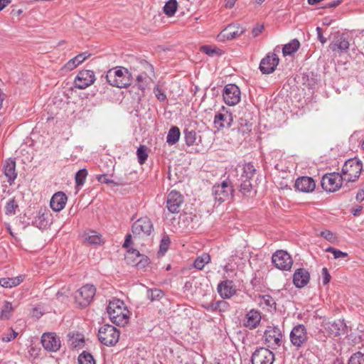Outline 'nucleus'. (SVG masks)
<instances>
[{"label": "nucleus", "mask_w": 364, "mask_h": 364, "mask_svg": "<svg viewBox=\"0 0 364 364\" xmlns=\"http://www.w3.org/2000/svg\"><path fill=\"white\" fill-rule=\"evenodd\" d=\"M265 341L268 347L279 346L282 343V333L277 326L269 327L264 332Z\"/></svg>", "instance_id": "21"}, {"label": "nucleus", "mask_w": 364, "mask_h": 364, "mask_svg": "<svg viewBox=\"0 0 364 364\" xmlns=\"http://www.w3.org/2000/svg\"><path fill=\"white\" fill-rule=\"evenodd\" d=\"M79 364H95L93 356L87 351H83L78 356Z\"/></svg>", "instance_id": "41"}, {"label": "nucleus", "mask_w": 364, "mask_h": 364, "mask_svg": "<svg viewBox=\"0 0 364 364\" xmlns=\"http://www.w3.org/2000/svg\"><path fill=\"white\" fill-rule=\"evenodd\" d=\"M322 326L325 331L330 337H336L346 331L347 328L346 324L343 321H330L328 319H323Z\"/></svg>", "instance_id": "13"}, {"label": "nucleus", "mask_w": 364, "mask_h": 364, "mask_svg": "<svg viewBox=\"0 0 364 364\" xmlns=\"http://www.w3.org/2000/svg\"><path fill=\"white\" fill-rule=\"evenodd\" d=\"M170 243L169 237L167 235L164 236L161 240L159 252L164 255L168 250Z\"/></svg>", "instance_id": "50"}, {"label": "nucleus", "mask_w": 364, "mask_h": 364, "mask_svg": "<svg viewBox=\"0 0 364 364\" xmlns=\"http://www.w3.org/2000/svg\"><path fill=\"white\" fill-rule=\"evenodd\" d=\"M97 179L99 182H100L102 183H106V184L114 183V181L112 180L109 179L107 174L98 175L97 176ZM114 184H116V183H114Z\"/></svg>", "instance_id": "58"}, {"label": "nucleus", "mask_w": 364, "mask_h": 364, "mask_svg": "<svg viewBox=\"0 0 364 364\" xmlns=\"http://www.w3.org/2000/svg\"><path fill=\"white\" fill-rule=\"evenodd\" d=\"M184 139L187 146L197 144V141L200 136H198L197 132L193 129H185L183 130Z\"/></svg>", "instance_id": "34"}, {"label": "nucleus", "mask_w": 364, "mask_h": 364, "mask_svg": "<svg viewBox=\"0 0 364 364\" xmlns=\"http://www.w3.org/2000/svg\"><path fill=\"white\" fill-rule=\"evenodd\" d=\"M129 255L135 257L134 260L133 261V265L136 266L137 269H141L146 267L149 263V259L148 257L141 255L139 252L136 250H133L132 252H129Z\"/></svg>", "instance_id": "29"}, {"label": "nucleus", "mask_w": 364, "mask_h": 364, "mask_svg": "<svg viewBox=\"0 0 364 364\" xmlns=\"http://www.w3.org/2000/svg\"><path fill=\"white\" fill-rule=\"evenodd\" d=\"M264 29L263 25H257L252 28V33L253 37H257L259 34H260Z\"/></svg>", "instance_id": "59"}, {"label": "nucleus", "mask_w": 364, "mask_h": 364, "mask_svg": "<svg viewBox=\"0 0 364 364\" xmlns=\"http://www.w3.org/2000/svg\"><path fill=\"white\" fill-rule=\"evenodd\" d=\"M263 302L269 307H276V302L274 299L269 295H264L262 296Z\"/></svg>", "instance_id": "57"}, {"label": "nucleus", "mask_w": 364, "mask_h": 364, "mask_svg": "<svg viewBox=\"0 0 364 364\" xmlns=\"http://www.w3.org/2000/svg\"><path fill=\"white\" fill-rule=\"evenodd\" d=\"M18 205L16 203L14 198L10 199L5 206V213L6 215H14L16 213V209L18 208Z\"/></svg>", "instance_id": "44"}, {"label": "nucleus", "mask_w": 364, "mask_h": 364, "mask_svg": "<svg viewBox=\"0 0 364 364\" xmlns=\"http://www.w3.org/2000/svg\"><path fill=\"white\" fill-rule=\"evenodd\" d=\"M363 170V163L357 158L350 159L343 164L341 174L346 182L344 187L348 183L356 181Z\"/></svg>", "instance_id": "4"}, {"label": "nucleus", "mask_w": 364, "mask_h": 364, "mask_svg": "<svg viewBox=\"0 0 364 364\" xmlns=\"http://www.w3.org/2000/svg\"><path fill=\"white\" fill-rule=\"evenodd\" d=\"M90 54H87L86 53H80L73 58L70 59L65 65V68L68 70H73L80 63L84 62L88 57Z\"/></svg>", "instance_id": "32"}, {"label": "nucleus", "mask_w": 364, "mask_h": 364, "mask_svg": "<svg viewBox=\"0 0 364 364\" xmlns=\"http://www.w3.org/2000/svg\"><path fill=\"white\" fill-rule=\"evenodd\" d=\"M107 311L112 322L117 326H124L128 323V310L124 306V302L119 299L110 301Z\"/></svg>", "instance_id": "2"}, {"label": "nucleus", "mask_w": 364, "mask_h": 364, "mask_svg": "<svg viewBox=\"0 0 364 364\" xmlns=\"http://www.w3.org/2000/svg\"><path fill=\"white\" fill-rule=\"evenodd\" d=\"M355 198L358 202H362L364 200V188L357 193Z\"/></svg>", "instance_id": "61"}, {"label": "nucleus", "mask_w": 364, "mask_h": 364, "mask_svg": "<svg viewBox=\"0 0 364 364\" xmlns=\"http://www.w3.org/2000/svg\"><path fill=\"white\" fill-rule=\"evenodd\" d=\"M348 364H364V354L360 352L354 353L350 358Z\"/></svg>", "instance_id": "46"}, {"label": "nucleus", "mask_w": 364, "mask_h": 364, "mask_svg": "<svg viewBox=\"0 0 364 364\" xmlns=\"http://www.w3.org/2000/svg\"><path fill=\"white\" fill-rule=\"evenodd\" d=\"M289 338L294 347L299 348L304 346L309 339L306 328L303 324L296 325L290 332Z\"/></svg>", "instance_id": "7"}, {"label": "nucleus", "mask_w": 364, "mask_h": 364, "mask_svg": "<svg viewBox=\"0 0 364 364\" xmlns=\"http://www.w3.org/2000/svg\"><path fill=\"white\" fill-rule=\"evenodd\" d=\"M294 188L302 193L313 192L316 188V183L311 177H299L294 183Z\"/></svg>", "instance_id": "24"}, {"label": "nucleus", "mask_w": 364, "mask_h": 364, "mask_svg": "<svg viewBox=\"0 0 364 364\" xmlns=\"http://www.w3.org/2000/svg\"><path fill=\"white\" fill-rule=\"evenodd\" d=\"M154 93L156 97L160 102H164L166 100V95L164 91L160 88L158 85L154 88Z\"/></svg>", "instance_id": "52"}, {"label": "nucleus", "mask_w": 364, "mask_h": 364, "mask_svg": "<svg viewBox=\"0 0 364 364\" xmlns=\"http://www.w3.org/2000/svg\"><path fill=\"white\" fill-rule=\"evenodd\" d=\"M132 230L136 235H140L141 233L150 235L154 230L153 223L148 217L140 218L134 223Z\"/></svg>", "instance_id": "17"}, {"label": "nucleus", "mask_w": 364, "mask_h": 364, "mask_svg": "<svg viewBox=\"0 0 364 364\" xmlns=\"http://www.w3.org/2000/svg\"><path fill=\"white\" fill-rule=\"evenodd\" d=\"M232 26H228L218 36V39L222 41H224L225 40H231L235 38L236 36H240L242 33V31H240V33H239L237 30L232 31Z\"/></svg>", "instance_id": "33"}, {"label": "nucleus", "mask_w": 364, "mask_h": 364, "mask_svg": "<svg viewBox=\"0 0 364 364\" xmlns=\"http://www.w3.org/2000/svg\"><path fill=\"white\" fill-rule=\"evenodd\" d=\"M261 318L260 311L252 309L245 314L242 320V323L244 327L253 330L259 325Z\"/></svg>", "instance_id": "19"}, {"label": "nucleus", "mask_w": 364, "mask_h": 364, "mask_svg": "<svg viewBox=\"0 0 364 364\" xmlns=\"http://www.w3.org/2000/svg\"><path fill=\"white\" fill-rule=\"evenodd\" d=\"M177 8H178V3H177V1L176 0H168L167 2H166L164 8H163V11H164V13L167 16H173L176 11H177Z\"/></svg>", "instance_id": "37"}, {"label": "nucleus", "mask_w": 364, "mask_h": 364, "mask_svg": "<svg viewBox=\"0 0 364 364\" xmlns=\"http://www.w3.org/2000/svg\"><path fill=\"white\" fill-rule=\"evenodd\" d=\"M350 43L344 34L337 32L334 35L333 41L330 43L329 48L333 52H337L339 54L347 52Z\"/></svg>", "instance_id": "20"}, {"label": "nucleus", "mask_w": 364, "mask_h": 364, "mask_svg": "<svg viewBox=\"0 0 364 364\" xmlns=\"http://www.w3.org/2000/svg\"><path fill=\"white\" fill-rule=\"evenodd\" d=\"M223 97L226 105L234 106L240 101V90L235 84H228L223 88Z\"/></svg>", "instance_id": "11"}, {"label": "nucleus", "mask_w": 364, "mask_h": 364, "mask_svg": "<svg viewBox=\"0 0 364 364\" xmlns=\"http://www.w3.org/2000/svg\"><path fill=\"white\" fill-rule=\"evenodd\" d=\"M11 3V0H0V11Z\"/></svg>", "instance_id": "63"}, {"label": "nucleus", "mask_w": 364, "mask_h": 364, "mask_svg": "<svg viewBox=\"0 0 364 364\" xmlns=\"http://www.w3.org/2000/svg\"><path fill=\"white\" fill-rule=\"evenodd\" d=\"M234 189L230 182L224 181L220 184L215 185L212 188L215 200L222 203L232 196Z\"/></svg>", "instance_id": "9"}, {"label": "nucleus", "mask_w": 364, "mask_h": 364, "mask_svg": "<svg viewBox=\"0 0 364 364\" xmlns=\"http://www.w3.org/2000/svg\"><path fill=\"white\" fill-rule=\"evenodd\" d=\"M85 240L90 245H100L102 242L101 236L94 231L85 237Z\"/></svg>", "instance_id": "45"}, {"label": "nucleus", "mask_w": 364, "mask_h": 364, "mask_svg": "<svg viewBox=\"0 0 364 364\" xmlns=\"http://www.w3.org/2000/svg\"><path fill=\"white\" fill-rule=\"evenodd\" d=\"M68 200L67 196L62 191H58L52 196L50 206L55 212H59L65 208Z\"/></svg>", "instance_id": "26"}, {"label": "nucleus", "mask_w": 364, "mask_h": 364, "mask_svg": "<svg viewBox=\"0 0 364 364\" xmlns=\"http://www.w3.org/2000/svg\"><path fill=\"white\" fill-rule=\"evenodd\" d=\"M33 225L39 229H45L49 225L48 213L41 209L33 221Z\"/></svg>", "instance_id": "30"}, {"label": "nucleus", "mask_w": 364, "mask_h": 364, "mask_svg": "<svg viewBox=\"0 0 364 364\" xmlns=\"http://www.w3.org/2000/svg\"><path fill=\"white\" fill-rule=\"evenodd\" d=\"M14 309L11 302L5 301L0 313L1 320H9L11 318Z\"/></svg>", "instance_id": "38"}, {"label": "nucleus", "mask_w": 364, "mask_h": 364, "mask_svg": "<svg viewBox=\"0 0 364 364\" xmlns=\"http://www.w3.org/2000/svg\"><path fill=\"white\" fill-rule=\"evenodd\" d=\"M273 264L279 269L287 271L291 268L293 260L290 255L284 250H277L272 257Z\"/></svg>", "instance_id": "10"}, {"label": "nucleus", "mask_w": 364, "mask_h": 364, "mask_svg": "<svg viewBox=\"0 0 364 364\" xmlns=\"http://www.w3.org/2000/svg\"><path fill=\"white\" fill-rule=\"evenodd\" d=\"M87 176V171L85 168L79 170L75 174V183L77 186H80L85 183L86 177Z\"/></svg>", "instance_id": "43"}, {"label": "nucleus", "mask_w": 364, "mask_h": 364, "mask_svg": "<svg viewBox=\"0 0 364 364\" xmlns=\"http://www.w3.org/2000/svg\"><path fill=\"white\" fill-rule=\"evenodd\" d=\"M164 296L163 291L159 289H149L147 290L146 296L151 301H159Z\"/></svg>", "instance_id": "40"}, {"label": "nucleus", "mask_w": 364, "mask_h": 364, "mask_svg": "<svg viewBox=\"0 0 364 364\" xmlns=\"http://www.w3.org/2000/svg\"><path fill=\"white\" fill-rule=\"evenodd\" d=\"M252 130V124L248 122L247 120L240 119V125L238 127V131L242 134L248 133Z\"/></svg>", "instance_id": "47"}, {"label": "nucleus", "mask_w": 364, "mask_h": 364, "mask_svg": "<svg viewBox=\"0 0 364 364\" xmlns=\"http://www.w3.org/2000/svg\"><path fill=\"white\" fill-rule=\"evenodd\" d=\"M322 274V282L323 285H326L331 280V275L326 267H323L321 270Z\"/></svg>", "instance_id": "56"}, {"label": "nucleus", "mask_w": 364, "mask_h": 364, "mask_svg": "<svg viewBox=\"0 0 364 364\" xmlns=\"http://www.w3.org/2000/svg\"><path fill=\"white\" fill-rule=\"evenodd\" d=\"M202 307L207 310L208 311L210 312H218V306H217V301L215 302H205L202 304Z\"/></svg>", "instance_id": "54"}, {"label": "nucleus", "mask_w": 364, "mask_h": 364, "mask_svg": "<svg viewBox=\"0 0 364 364\" xmlns=\"http://www.w3.org/2000/svg\"><path fill=\"white\" fill-rule=\"evenodd\" d=\"M300 47V43L297 39H293L289 43L284 46L282 53L284 56L291 55L296 52Z\"/></svg>", "instance_id": "36"}, {"label": "nucleus", "mask_w": 364, "mask_h": 364, "mask_svg": "<svg viewBox=\"0 0 364 364\" xmlns=\"http://www.w3.org/2000/svg\"><path fill=\"white\" fill-rule=\"evenodd\" d=\"M217 306L218 312L220 313L225 312L228 311L230 308L229 304L224 300L217 301Z\"/></svg>", "instance_id": "55"}, {"label": "nucleus", "mask_w": 364, "mask_h": 364, "mask_svg": "<svg viewBox=\"0 0 364 364\" xmlns=\"http://www.w3.org/2000/svg\"><path fill=\"white\" fill-rule=\"evenodd\" d=\"M4 173L5 176L7 178V181L10 185L16 178L17 173L16 171V161L11 159H9L6 161L4 165Z\"/></svg>", "instance_id": "28"}, {"label": "nucleus", "mask_w": 364, "mask_h": 364, "mask_svg": "<svg viewBox=\"0 0 364 364\" xmlns=\"http://www.w3.org/2000/svg\"><path fill=\"white\" fill-rule=\"evenodd\" d=\"M18 336V333L16 332L12 328L9 329V333L3 335L1 340L4 342L8 343L16 338Z\"/></svg>", "instance_id": "51"}, {"label": "nucleus", "mask_w": 364, "mask_h": 364, "mask_svg": "<svg viewBox=\"0 0 364 364\" xmlns=\"http://www.w3.org/2000/svg\"><path fill=\"white\" fill-rule=\"evenodd\" d=\"M41 341L44 349L49 352H56L61 346L60 339L55 333H44Z\"/></svg>", "instance_id": "16"}, {"label": "nucleus", "mask_w": 364, "mask_h": 364, "mask_svg": "<svg viewBox=\"0 0 364 364\" xmlns=\"http://www.w3.org/2000/svg\"><path fill=\"white\" fill-rule=\"evenodd\" d=\"M256 173V169L252 163L243 165L242 172L235 181V186L239 188L240 192L243 195L250 194L252 188V180Z\"/></svg>", "instance_id": "3"}, {"label": "nucleus", "mask_w": 364, "mask_h": 364, "mask_svg": "<svg viewBox=\"0 0 364 364\" xmlns=\"http://www.w3.org/2000/svg\"><path fill=\"white\" fill-rule=\"evenodd\" d=\"M180 136H181V132H180L179 128L178 127L173 126L171 127V129H169V131L168 132V134L166 136V142L169 145L176 144L178 141V140L180 139Z\"/></svg>", "instance_id": "35"}, {"label": "nucleus", "mask_w": 364, "mask_h": 364, "mask_svg": "<svg viewBox=\"0 0 364 364\" xmlns=\"http://www.w3.org/2000/svg\"><path fill=\"white\" fill-rule=\"evenodd\" d=\"M326 252H331L334 259L345 258L348 257V253L342 252L332 247H328L325 250Z\"/></svg>", "instance_id": "49"}, {"label": "nucleus", "mask_w": 364, "mask_h": 364, "mask_svg": "<svg viewBox=\"0 0 364 364\" xmlns=\"http://www.w3.org/2000/svg\"><path fill=\"white\" fill-rule=\"evenodd\" d=\"M342 2V0H337V1H333V2H331L328 4H326L324 8L327 9V8H335L336 6H338V5L341 4V3Z\"/></svg>", "instance_id": "62"}, {"label": "nucleus", "mask_w": 364, "mask_h": 364, "mask_svg": "<svg viewBox=\"0 0 364 364\" xmlns=\"http://www.w3.org/2000/svg\"><path fill=\"white\" fill-rule=\"evenodd\" d=\"M279 59L274 53H269L259 63V70L262 74L272 73L279 64Z\"/></svg>", "instance_id": "18"}, {"label": "nucleus", "mask_w": 364, "mask_h": 364, "mask_svg": "<svg viewBox=\"0 0 364 364\" xmlns=\"http://www.w3.org/2000/svg\"><path fill=\"white\" fill-rule=\"evenodd\" d=\"M119 331L113 326L105 324L98 331L99 341L107 346H114L119 341Z\"/></svg>", "instance_id": "5"}, {"label": "nucleus", "mask_w": 364, "mask_h": 364, "mask_svg": "<svg viewBox=\"0 0 364 364\" xmlns=\"http://www.w3.org/2000/svg\"><path fill=\"white\" fill-rule=\"evenodd\" d=\"M321 236L325 238L326 240L333 242L336 240V237L333 232L330 230H324L321 232Z\"/></svg>", "instance_id": "53"}, {"label": "nucleus", "mask_w": 364, "mask_h": 364, "mask_svg": "<svg viewBox=\"0 0 364 364\" xmlns=\"http://www.w3.org/2000/svg\"><path fill=\"white\" fill-rule=\"evenodd\" d=\"M274 360V354L266 348H258L251 357L252 364H272Z\"/></svg>", "instance_id": "12"}, {"label": "nucleus", "mask_w": 364, "mask_h": 364, "mask_svg": "<svg viewBox=\"0 0 364 364\" xmlns=\"http://www.w3.org/2000/svg\"><path fill=\"white\" fill-rule=\"evenodd\" d=\"M210 262V256L207 253H203L200 256L196 257L194 261V267L201 270L203 269L205 264H208Z\"/></svg>", "instance_id": "39"}, {"label": "nucleus", "mask_w": 364, "mask_h": 364, "mask_svg": "<svg viewBox=\"0 0 364 364\" xmlns=\"http://www.w3.org/2000/svg\"><path fill=\"white\" fill-rule=\"evenodd\" d=\"M95 80V76L93 71L83 70L80 71L75 77L74 85L76 88L82 90L92 85Z\"/></svg>", "instance_id": "15"}, {"label": "nucleus", "mask_w": 364, "mask_h": 364, "mask_svg": "<svg viewBox=\"0 0 364 364\" xmlns=\"http://www.w3.org/2000/svg\"><path fill=\"white\" fill-rule=\"evenodd\" d=\"M223 110L224 112H218L214 117L215 127L218 130L224 128H229L233 121L232 113L225 110L224 107H223Z\"/></svg>", "instance_id": "23"}, {"label": "nucleus", "mask_w": 364, "mask_h": 364, "mask_svg": "<svg viewBox=\"0 0 364 364\" xmlns=\"http://www.w3.org/2000/svg\"><path fill=\"white\" fill-rule=\"evenodd\" d=\"M343 182L345 181L340 173L332 172L322 177L321 185L326 192H336L341 188Z\"/></svg>", "instance_id": "6"}, {"label": "nucleus", "mask_w": 364, "mask_h": 364, "mask_svg": "<svg viewBox=\"0 0 364 364\" xmlns=\"http://www.w3.org/2000/svg\"><path fill=\"white\" fill-rule=\"evenodd\" d=\"M142 66L148 71L139 74L136 77V82L134 87H137L139 90L144 92L148 85L147 79L150 78L149 75L154 74V67L147 61L144 60L141 63Z\"/></svg>", "instance_id": "22"}, {"label": "nucleus", "mask_w": 364, "mask_h": 364, "mask_svg": "<svg viewBox=\"0 0 364 364\" xmlns=\"http://www.w3.org/2000/svg\"><path fill=\"white\" fill-rule=\"evenodd\" d=\"M136 155L139 163L144 164L148 158L147 147L144 145H141L136 151Z\"/></svg>", "instance_id": "42"}, {"label": "nucleus", "mask_w": 364, "mask_h": 364, "mask_svg": "<svg viewBox=\"0 0 364 364\" xmlns=\"http://www.w3.org/2000/svg\"><path fill=\"white\" fill-rule=\"evenodd\" d=\"M200 50L210 56L218 55L220 53L221 51L219 48L216 47H212L210 46H203L200 48Z\"/></svg>", "instance_id": "48"}, {"label": "nucleus", "mask_w": 364, "mask_h": 364, "mask_svg": "<svg viewBox=\"0 0 364 364\" xmlns=\"http://www.w3.org/2000/svg\"><path fill=\"white\" fill-rule=\"evenodd\" d=\"M183 202V196L179 191L173 190L167 196L166 208L171 213H178Z\"/></svg>", "instance_id": "14"}, {"label": "nucleus", "mask_w": 364, "mask_h": 364, "mask_svg": "<svg viewBox=\"0 0 364 364\" xmlns=\"http://www.w3.org/2000/svg\"><path fill=\"white\" fill-rule=\"evenodd\" d=\"M131 238H132V235L129 234L126 236L124 242L123 244L124 247H128L130 245Z\"/></svg>", "instance_id": "64"}, {"label": "nucleus", "mask_w": 364, "mask_h": 364, "mask_svg": "<svg viewBox=\"0 0 364 364\" xmlns=\"http://www.w3.org/2000/svg\"><path fill=\"white\" fill-rule=\"evenodd\" d=\"M24 275H19L11 278H0V285L4 288H12L20 284L24 280Z\"/></svg>", "instance_id": "31"}, {"label": "nucleus", "mask_w": 364, "mask_h": 364, "mask_svg": "<svg viewBox=\"0 0 364 364\" xmlns=\"http://www.w3.org/2000/svg\"><path fill=\"white\" fill-rule=\"evenodd\" d=\"M310 279L309 272L304 268H299L296 270L293 275L294 284L298 288L306 286Z\"/></svg>", "instance_id": "27"}, {"label": "nucleus", "mask_w": 364, "mask_h": 364, "mask_svg": "<svg viewBox=\"0 0 364 364\" xmlns=\"http://www.w3.org/2000/svg\"><path fill=\"white\" fill-rule=\"evenodd\" d=\"M316 32H317V37H318V41L322 44H324L325 43H326L327 39L323 36L322 29L320 27L316 28Z\"/></svg>", "instance_id": "60"}, {"label": "nucleus", "mask_w": 364, "mask_h": 364, "mask_svg": "<svg viewBox=\"0 0 364 364\" xmlns=\"http://www.w3.org/2000/svg\"><path fill=\"white\" fill-rule=\"evenodd\" d=\"M95 293L96 289L93 285L86 284L76 291L75 298L80 306L85 307L90 304Z\"/></svg>", "instance_id": "8"}, {"label": "nucleus", "mask_w": 364, "mask_h": 364, "mask_svg": "<svg viewBox=\"0 0 364 364\" xmlns=\"http://www.w3.org/2000/svg\"><path fill=\"white\" fill-rule=\"evenodd\" d=\"M106 79L110 85L123 88L131 85L132 76L128 69L119 66L109 70Z\"/></svg>", "instance_id": "1"}, {"label": "nucleus", "mask_w": 364, "mask_h": 364, "mask_svg": "<svg viewBox=\"0 0 364 364\" xmlns=\"http://www.w3.org/2000/svg\"><path fill=\"white\" fill-rule=\"evenodd\" d=\"M218 292L223 299H230L236 293V289L232 280L226 279L218 285Z\"/></svg>", "instance_id": "25"}]
</instances>
